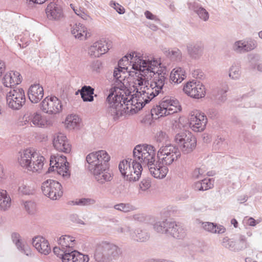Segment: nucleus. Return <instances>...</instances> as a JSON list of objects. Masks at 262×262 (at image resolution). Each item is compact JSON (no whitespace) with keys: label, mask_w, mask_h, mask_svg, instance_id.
<instances>
[{"label":"nucleus","mask_w":262,"mask_h":262,"mask_svg":"<svg viewBox=\"0 0 262 262\" xmlns=\"http://www.w3.org/2000/svg\"><path fill=\"white\" fill-rule=\"evenodd\" d=\"M185 72L180 67L173 69L170 74L169 80L171 83L179 84L185 79Z\"/></svg>","instance_id":"28"},{"label":"nucleus","mask_w":262,"mask_h":262,"mask_svg":"<svg viewBox=\"0 0 262 262\" xmlns=\"http://www.w3.org/2000/svg\"><path fill=\"white\" fill-rule=\"evenodd\" d=\"M213 186L211 179H204L195 183L194 189L199 191H204L212 188Z\"/></svg>","instance_id":"37"},{"label":"nucleus","mask_w":262,"mask_h":262,"mask_svg":"<svg viewBox=\"0 0 262 262\" xmlns=\"http://www.w3.org/2000/svg\"><path fill=\"white\" fill-rule=\"evenodd\" d=\"M12 79L9 84H12V88L15 85L19 84L21 82V76L17 71H11Z\"/></svg>","instance_id":"49"},{"label":"nucleus","mask_w":262,"mask_h":262,"mask_svg":"<svg viewBox=\"0 0 262 262\" xmlns=\"http://www.w3.org/2000/svg\"><path fill=\"white\" fill-rule=\"evenodd\" d=\"M114 208L117 210H119L123 212H128L135 210V207L128 203H120L115 205L114 206Z\"/></svg>","instance_id":"47"},{"label":"nucleus","mask_w":262,"mask_h":262,"mask_svg":"<svg viewBox=\"0 0 262 262\" xmlns=\"http://www.w3.org/2000/svg\"><path fill=\"white\" fill-rule=\"evenodd\" d=\"M33 189H31L29 186H27L25 185H21L18 188V191L20 193L23 194L29 195L32 193Z\"/></svg>","instance_id":"56"},{"label":"nucleus","mask_w":262,"mask_h":262,"mask_svg":"<svg viewBox=\"0 0 262 262\" xmlns=\"http://www.w3.org/2000/svg\"><path fill=\"white\" fill-rule=\"evenodd\" d=\"M121 253V249L114 243L102 241L97 244L94 257L98 262H109L117 259Z\"/></svg>","instance_id":"5"},{"label":"nucleus","mask_w":262,"mask_h":262,"mask_svg":"<svg viewBox=\"0 0 262 262\" xmlns=\"http://www.w3.org/2000/svg\"><path fill=\"white\" fill-rule=\"evenodd\" d=\"M130 236L134 240L139 242H144L149 238V234L145 230H142L140 228L137 229Z\"/></svg>","instance_id":"34"},{"label":"nucleus","mask_w":262,"mask_h":262,"mask_svg":"<svg viewBox=\"0 0 262 262\" xmlns=\"http://www.w3.org/2000/svg\"><path fill=\"white\" fill-rule=\"evenodd\" d=\"M245 42L242 40L236 41L233 46V50L237 53H244L246 52Z\"/></svg>","instance_id":"51"},{"label":"nucleus","mask_w":262,"mask_h":262,"mask_svg":"<svg viewBox=\"0 0 262 262\" xmlns=\"http://www.w3.org/2000/svg\"><path fill=\"white\" fill-rule=\"evenodd\" d=\"M228 88L227 86L223 88L218 89L216 93L215 94V98L217 101L218 103H223L227 99L226 93Z\"/></svg>","instance_id":"43"},{"label":"nucleus","mask_w":262,"mask_h":262,"mask_svg":"<svg viewBox=\"0 0 262 262\" xmlns=\"http://www.w3.org/2000/svg\"><path fill=\"white\" fill-rule=\"evenodd\" d=\"M43 89L39 84L31 85L28 91V96L32 103H38L43 97Z\"/></svg>","instance_id":"22"},{"label":"nucleus","mask_w":262,"mask_h":262,"mask_svg":"<svg viewBox=\"0 0 262 262\" xmlns=\"http://www.w3.org/2000/svg\"><path fill=\"white\" fill-rule=\"evenodd\" d=\"M53 144L54 148L59 151L68 154L71 150V145L67 141V137L62 134L54 135Z\"/></svg>","instance_id":"20"},{"label":"nucleus","mask_w":262,"mask_h":262,"mask_svg":"<svg viewBox=\"0 0 262 262\" xmlns=\"http://www.w3.org/2000/svg\"><path fill=\"white\" fill-rule=\"evenodd\" d=\"M205 170L203 168H197L192 173V176L195 179H200L205 175Z\"/></svg>","instance_id":"58"},{"label":"nucleus","mask_w":262,"mask_h":262,"mask_svg":"<svg viewBox=\"0 0 262 262\" xmlns=\"http://www.w3.org/2000/svg\"><path fill=\"white\" fill-rule=\"evenodd\" d=\"M137 57L140 59H143L142 56L140 53L134 52L124 56L119 60L118 68L115 69L113 74L115 82H118L122 83V80H124L126 76H124L122 78L121 73L125 74L126 72L128 73L129 71H127L128 67L127 65L128 64L129 62L130 65L132 66V69H133V65L134 63L132 61H134V59H135Z\"/></svg>","instance_id":"10"},{"label":"nucleus","mask_w":262,"mask_h":262,"mask_svg":"<svg viewBox=\"0 0 262 262\" xmlns=\"http://www.w3.org/2000/svg\"><path fill=\"white\" fill-rule=\"evenodd\" d=\"M41 190L45 195L53 200L58 199L63 194L61 185L53 180L49 179L43 182Z\"/></svg>","instance_id":"13"},{"label":"nucleus","mask_w":262,"mask_h":262,"mask_svg":"<svg viewBox=\"0 0 262 262\" xmlns=\"http://www.w3.org/2000/svg\"><path fill=\"white\" fill-rule=\"evenodd\" d=\"M133 69L134 71H129V76H135V84L139 86H145L147 87L149 84V79L152 77L151 73L154 69L160 65V63L155 59L151 60L149 59H140L137 57L134 59Z\"/></svg>","instance_id":"4"},{"label":"nucleus","mask_w":262,"mask_h":262,"mask_svg":"<svg viewBox=\"0 0 262 262\" xmlns=\"http://www.w3.org/2000/svg\"><path fill=\"white\" fill-rule=\"evenodd\" d=\"M189 126L192 130L200 132L204 130L207 123V118L199 110H194L190 114Z\"/></svg>","instance_id":"17"},{"label":"nucleus","mask_w":262,"mask_h":262,"mask_svg":"<svg viewBox=\"0 0 262 262\" xmlns=\"http://www.w3.org/2000/svg\"><path fill=\"white\" fill-rule=\"evenodd\" d=\"M203 228L206 231L213 233L222 234L225 232V228L222 225H217L215 223L204 222L202 224Z\"/></svg>","instance_id":"32"},{"label":"nucleus","mask_w":262,"mask_h":262,"mask_svg":"<svg viewBox=\"0 0 262 262\" xmlns=\"http://www.w3.org/2000/svg\"><path fill=\"white\" fill-rule=\"evenodd\" d=\"M155 140L156 143L159 144L158 146L160 147L162 145L168 144L167 142L168 141V136L165 132L160 130L156 133Z\"/></svg>","instance_id":"41"},{"label":"nucleus","mask_w":262,"mask_h":262,"mask_svg":"<svg viewBox=\"0 0 262 262\" xmlns=\"http://www.w3.org/2000/svg\"><path fill=\"white\" fill-rule=\"evenodd\" d=\"M50 162L54 163L56 171L64 178H69L71 173L69 170V163L67 158L63 155H52L50 157Z\"/></svg>","instance_id":"16"},{"label":"nucleus","mask_w":262,"mask_h":262,"mask_svg":"<svg viewBox=\"0 0 262 262\" xmlns=\"http://www.w3.org/2000/svg\"><path fill=\"white\" fill-rule=\"evenodd\" d=\"M174 141L184 154L191 152L196 147V139L189 132H181L175 136Z\"/></svg>","instance_id":"12"},{"label":"nucleus","mask_w":262,"mask_h":262,"mask_svg":"<svg viewBox=\"0 0 262 262\" xmlns=\"http://www.w3.org/2000/svg\"><path fill=\"white\" fill-rule=\"evenodd\" d=\"M96 201L93 199L91 198H81L77 199L75 201H73L71 204L73 205H78L81 206H89L94 204Z\"/></svg>","instance_id":"45"},{"label":"nucleus","mask_w":262,"mask_h":262,"mask_svg":"<svg viewBox=\"0 0 262 262\" xmlns=\"http://www.w3.org/2000/svg\"><path fill=\"white\" fill-rule=\"evenodd\" d=\"M184 92L191 97L199 99L205 95V87L202 84L196 82H189L183 88Z\"/></svg>","instance_id":"18"},{"label":"nucleus","mask_w":262,"mask_h":262,"mask_svg":"<svg viewBox=\"0 0 262 262\" xmlns=\"http://www.w3.org/2000/svg\"><path fill=\"white\" fill-rule=\"evenodd\" d=\"M189 7L191 10L196 13L199 17L204 21H206L209 19V13L200 4L198 3H190L189 4Z\"/></svg>","instance_id":"30"},{"label":"nucleus","mask_w":262,"mask_h":262,"mask_svg":"<svg viewBox=\"0 0 262 262\" xmlns=\"http://www.w3.org/2000/svg\"><path fill=\"white\" fill-rule=\"evenodd\" d=\"M249 61V66L251 69H255L256 67L257 70L262 72V64H258L256 66V62L260 59V56L258 54H250L248 56Z\"/></svg>","instance_id":"40"},{"label":"nucleus","mask_w":262,"mask_h":262,"mask_svg":"<svg viewBox=\"0 0 262 262\" xmlns=\"http://www.w3.org/2000/svg\"><path fill=\"white\" fill-rule=\"evenodd\" d=\"M167 234L176 238H182L185 236V232L179 223L169 221Z\"/></svg>","instance_id":"25"},{"label":"nucleus","mask_w":262,"mask_h":262,"mask_svg":"<svg viewBox=\"0 0 262 262\" xmlns=\"http://www.w3.org/2000/svg\"><path fill=\"white\" fill-rule=\"evenodd\" d=\"M132 159H128V160H123L119 164V169L124 179L129 182H136L138 181L141 177V172L143 170L142 164L137 162L136 159L132 161V168L134 170V174H136V177H133L132 171L129 174H127V170H130V163L132 162Z\"/></svg>","instance_id":"11"},{"label":"nucleus","mask_w":262,"mask_h":262,"mask_svg":"<svg viewBox=\"0 0 262 262\" xmlns=\"http://www.w3.org/2000/svg\"><path fill=\"white\" fill-rule=\"evenodd\" d=\"M246 52H249L253 50L257 47V42L253 39H249L247 41H244Z\"/></svg>","instance_id":"53"},{"label":"nucleus","mask_w":262,"mask_h":262,"mask_svg":"<svg viewBox=\"0 0 262 262\" xmlns=\"http://www.w3.org/2000/svg\"><path fill=\"white\" fill-rule=\"evenodd\" d=\"M111 157L104 150L92 152L86 157V167L96 180L101 184L111 181L113 176L110 169Z\"/></svg>","instance_id":"2"},{"label":"nucleus","mask_w":262,"mask_h":262,"mask_svg":"<svg viewBox=\"0 0 262 262\" xmlns=\"http://www.w3.org/2000/svg\"><path fill=\"white\" fill-rule=\"evenodd\" d=\"M241 73L238 64L233 63L229 69V77L233 80H238L241 77Z\"/></svg>","instance_id":"42"},{"label":"nucleus","mask_w":262,"mask_h":262,"mask_svg":"<svg viewBox=\"0 0 262 262\" xmlns=\"http://www.w3.org/2000/svg\"><path fill=\"white\" fill-rule=\"evenodd\" d=\"M74 11L77 15L80 16L83 19L86 20L88 18H90L88 15L80 10H77L74 9Z\"/></svg>","instance_id":"63"},{"label":"nucleus","mask_w":262,"mask_h":262,"mask_svg":"<svg viewBox=\"0 0 262 262\" xmlns=\"http://www.w3.org/2000/svg\"><path fill=\"white\" fill-rule=\"evenodd\" d=\"M247 247V243L244 235H240L239 241L235 242V252H238L246 249Z\"/></svg>","instance_id":"48"},{"label":"nucleus","mask_w":262,"mask_h":262,"mask_svg":"<svg viewBox=\"0 0 262 262\" xmlns=\"http://www.w3.org/2000/svg\"><path fill=\"white\" fill-rule=\"evenodd\" d=\"M94 89L90 85H84L80 90L76 92V94L80 93L84 102H92L94 101Z\"/></svg>","instance_id":"29"},{"label":"nucleus","mask_w":262,"mask_h":262,"mask_svg":"<svg viewBox=\"0 0 262 262\" xmlns=\"http://www.w3.org/2000/svg\"><path fill=\"white\" fill-rule=\"evenodd\" d=\"M150 183L151 182L149 178L143 179L139 184L140 189L143 191H146L150 187Z\"/></svg>","instance_id":"54"},{"label":"nucleus","mask_w":262,"mask_h":262,"mask_svg":"<svg viewBox=\"0 0 262 262\" xmlns=\"http://www.w3.org/2000/svg\"><path fill=\"white\" fill-rule=\"evenodd\" d=\"M8 106L14 110H19L25 104L26 97L24 91L21 88L14 89L6 96Z\"/></svg>","instance_id":"14"},{"label":"nucleus","mask_w":262,"mask_h":262,"mask_svg":"<svg viewBox=\"0 0 262 262\" xmlns=\"http://www.w3.org/2000/svg\"><path fill=\"white\" fill-rule=\"evenodd\" d=\"M32 245L40 253L49 254L51 251L50 244L47 240L41 236H36L32 239Z\"/></svg>","instance_id":"23"},{"label":"nucleus","mask_w":262,"mask_h":262,"mask_svg":"<svg viewBox=\"0 0 262 262\" xmlns=\"http://www.w3.org/2000/svg\"><path fill=\"white\" fill-rule=\"evenodd\" d=\"M101 66V62L100 60H97L92 63L91 67L93 71L98 72Z\"/></svg>","instance_id":"59"},{"label":"nucleus","mask_w":262,"mask_h":262,"mask_svg":"<svg viewBox=\"0 0 262 262\" xmlns=\"http://www.w3.org/2000/svg\"><path fill=\"white\" fill-rule=\"evenodd\" d=\"M26 210L29 214H33L35 211L36 205L35 204L30 201L23 202Z\"/></svg>","instance_id":"52"},{"label":"nucleus","mask_w":262,"mask_h":262,"mask_svg":"<svg viewBox=\"0 0 262 262\" xmlns=\"http://www.w3.org/2000/svg\"><path fill=\"white\" fill-rule=\"evenodd\" d=\"M186 48L188 56L193 59H199L204 53V47L200 42H189L186 45Z\"/></svg>","instance_id":"21"},{"label":"nucleus","mask_w":262,"mask_h":262,"mask_svg":"<svg viewBox=\"0 0 262 262\" xmlns=\"http://www.w3.org/2000/svg\"><path fill=\"white\" fill-rule=\"evenodd\" d=\"M40 108L45 113L56 114L62 108L61 101L54 96L46 97L40 103Z\"/></svg>","instance_id":"15"},{"label":"nucleus","mask_w":262,"mask_h":262,"mask_svg":"<svg viewBox=\"0 0 262 262\" xmlns=\"http://www.w3.org/2000/svg\"><path fill=\"white\" fill-rule=\"evenodd\" d=\"M11 198L5 190H0V210H7L11 206Z\"/></svg>","instance_id":"33"},{"label":"nucleus","mask_w":262,"mask_h":262,"mask_svg":"<svg viewBox=\"0 0 262 262\" xmlns=\"http://www.w3.org/2000/svg\"><path fill=\"white\" fill-rule=\"evenodd\" d=\"M133 218L135 221L139 222H144L145 220L144 216L141 214H135L133 216Z\"/></svg>","instance_id":"64"},{"label":"nucleus","mask_w":262,"mask_h":262,"mask_svg":"<svg viewBox=\"0 0 262 262\" xmlns=\"http://www.w3.org/2000/svg\"><path fill=\"white\" fill-rule=\"evenodd\" d=\"M179 101L171 99L168 96H165L157 105L151 108L150 114L153 119H157L161 117L168 116L177 112Z\"/></svg>","instance_id":"9"},{"label":"nucleus","mask_w":262,"mask_h":262,"mask_svg":"<svg viewBox=\"0 0 262 262\" xmlns=\"http://www.w3.org/2000/svg\"><path fill=\"white\" fill-rule=\"evenodd\" d=\"M163 51L166 56L170 58L172 60L177 61L180 60L182 58L181 52L177 48L171 51L169 49L164 48Z\"/></svg>","instance_id":"38"},{"label":"nucleus","mask_w":262,"mask_h":262,"mask_svg":"<svg viewBox=\"0 0 262 262\" xmlns=\"http://www.w3.org/2000/svg\"><path fill=\"white\" fill-rule=\"evenodd\" d=\"M110 45L105 40L101 39L93 43L89 49L88 53L90 56L99 57L109 50Z\"/></svg>","instance_id":"19"},{"label":"nucleus","mask_w":262,"mask_h":262,"mask_svg":"<svg viewBox=\"0 0 262 262\" xmlns=\"http://www.w3.org/2000/svg\"><path fill=\"white\" fill-rule=\"evenodd\" d=\"M133 156L136 160H139L142 166L147 167L151 174L156 178H164L168 171L167 167H161L156 161V148L151 145L139 144L133 150Z\"/></svg>","instance_id":"3"},{"label":"nucleus","mask_w":262,"mask_h":262,"mask_svg":"<svg viewBox=\"0 0 262 262\" xmlns=\"http://www.w3.org/2000/svg\"><path fill=\"white\" fill-rule=\"evenodd\" d=\"M75 239L73 237L69 235H63L58 239V243L63 248L66 250L73 249Z\"/></svg>","instance_id":"36"},{"label":"nucleus","mask_w":262,"mask_h":262,"mask_svg":"<svg viewBox=\"0 0 262 262\" xmlns=\"http://www.w3.org/2000/svg\"><path fill=\"white\" fill-rule=\"evenodd\" d=\"M145 17L150 20H155L156 21H159L160 19L157 16L154 15L151 12L147 10L144 13Z\"/></svg>","instance_id":"61"},{"label":"nucleus","mask_w":262,"mask_h":262,"mask_svg":"<svg viewBox=\"0 0 262 262\" xmlns=\"http://www.w3.org/2000/svg\"><path fill=\"white\" fill-rule=\"evenodd\" d=\"M12 77V73H7L3 78V83L5 86L12 88V84H9L11 82Z\"/></svg>","instance_id":"55"},{"label":"nucleus","mask_w":262,"mask_h":262,"mask_svg":"<svg viewBox=\"0 0 262 262\" xmlns=\"http://www.w3.org/2000/svg\"><path fill=\"white\" fill-rule=\"evenodd\" d=\"M223 246L232 251L235 252V242L227 237L223 238Z\"/></svg>","instance_id":"50"},{"label":"nucleus","mask_w":262,"mask_h":262,"mask_svg":"<svg viewBox=\"0 0 262 262\" xmlns=\"http://www.w3.org/2000/svg\"><path fill=\"white\" fill-rule=\"evenodd\" d=\"M19 154L20 155L18 158V161L22 167L33 172L42 168L45 160L43 156L38 155L36 152H32L29 149H25Z\"/></svg>","instance_id":"7"},{"label":"nucleus","mask_w":262,"mask_h":262,"mask_svg":"<svg viewBox=\"0 0 262 262\" xmlns=\"http://www.w3.org/2000/svg\"><path fill=\"white\" fill-rule=\"evenodd\" d=\"M66 255L64 262H89V257L88 255H84L78 251L72 249L70 254Z\"/></svg>","instance_id":"27"},{"label":"nucleus","mask_w":262,"mask_h":262,"mask_svg":"<svg viewBox=\"0 0 262 262\" xmlns=\"http://www.w3.org/2000/svg\"><path fill=\"white\" fill-rule=\"evenodd\" d=\"M110 6L114 8L120 14H124L125 12L124 8L122 6L115 2L111 1L110 2Z\"/></svg>","instance_id":"57"},{"label":"nucleus","mask_w":262,"mask_h":262,"mask_svg":"<svg viewBox=\"0 0 262 262\" xmlns=\"http://www.w3.org/2000/svg\"><path fill=\"white\" fill-rule=\"evenodd\" d=\"M157 72L155 71L152 73V78L150 83V89H147L146 92L147 96L148 95L151 100L159 95H164L166 94V87L165 86L166 80L168 75L167 70L165 67H160Z\"/></svg>","instance_id":"6"},{"label":"nucleus","mask_w":262,"mask_h":262,"mask_svg":"<svg viewBox=\"0 0 262 262\" xmlns=\"http://www.w3.org/2000/svg\"><path fill=\"white\" fill-rule=\"evenodd\" d=\"M71 26V33L76 38L80 40L86 39L91 36V34L88 32L87 28L80 23H75Z\"/></svg>","instance_id":"26"},{"label":"nucleus","mask_w":262,"mask_h":262,"mask_svg":"<svg viewBox=\"0 0 262 262\" xmlns=\"http://www.w3.org/2000/svg\"><path fill=\"white\" fill-rule=\"evenodd\" d=\"M203 75L204 73L201 70L199 69L194 70L192 72L193 77L196 78L201 79L203 77Z\"/></svg>","instance_id":"62"},{"label":"nucleus","mask_w":262,"mask_h":262,"mask_svg":"<svg viewBox=\"0 0 262 262\" xmlns=\"http://www.w3.org/2000/svg\"><path fill=\"white\" fill-rule=\"evenodd\" d=\"M46 13L49 19L58 20L63 17V12L60 6L51 2L46 9Z\"/></svg>","instance_id":"24"},{"label":"nucleus","mask_w":262,"mask_h":262,"mask_svg":"<svg viewBox=\"0 0 262 262\" xmlns=\"http://www.w3.org/2000/svg\"><path fill=\"white\" fill-rule=\"evenodd\" d=\"M169 221L168 220L158 222L154 225V228L157 232L167 234V231L169 230Z\"/></svg>","instance_id":"39"},{"label":"nucleus","mask_w":262,"mask_h":262,"mask_svg":"<svg viewBox=\"0 0 262 262\" xmlns=\"http://www.w3.org/2000/svg\"><path fill=\"white\" fill-rule=\"evenodd\" d=\"M118 89L116 86L111 88L106 99L107 113L115 121L119 120L129 112V105L132 106L129 111L136 113L151 100L148 95L147 96V93L144 90L139 91L137 90L136 93L128 99L121 92H117Z\"/></svg>","instance_id":"1"},{"label":"nucleus","mask_w":262,"mask_h":262,"mask_svg":"<svg viewBox=\"0 0 262 262\" xmlns=\"http://www.w3.org/2000/svg\"><path fill=\"white\" fill-rule=\"evenodd\" d=\"M71 250L72 249H70L69 250H66V249L63 248L61 247V248L55 247L53 248L54 253L55 255H56L58 257H60L62 262H64L65 261L64 259L66 258V255H68V254H70Z\"/></svg>","instance_id":"44"},{"label":"nucleus","mask_w":262,"mask_h":262,"mask_svg":"<svg viewBox=\"0 0 262 262\" xmlns=\"http://www.w3.org/2000/svg\"><path fill=\"white\" fill-rule=\"evenodd\" d=\"M29 117V120H30L34 125L38 127H45L48 125V121L38 113H34Z\"/></svg>","instance_id":"35"},{"label":"nucleus","mask_w":262,"mask_h":262,"mask_svg":"<svg viewBox=\"0 0 262 262\" xmlns=\"http://www.w3.org/2000/svg\"><path fill=\"white\" fill-rule=\"evenodd\" d=\"M226 143L224 142V140L222 138H220L216 140L213 143V145L215 148H220L221 147L225 146Z\"/></svg>","instance_id":"60"},{"label":"nucleus","mask_w":262,"mask_h":262,"mask_svg":"<svg viewBox=\"0 0 262 262\" xmlns=\"http://www.w3.org/2000/svg\"><path fill=\"white\" fill-rule=\"evenodd\" d=\"M66 122L68 125H69L74 128L79 124L80 119L78 116L75 115H71L67 117Z\"/></svg>","instance_id":"46"},{"label":"nucleus","mask_w":262,"mask_h":262,"mask_svg":"<svg viewBox=\"0 0 262 262\" xmlns=\"http://www.w3.org/2000/svg\"><path fill=\"white\" fill-rule=\"evenodd\" d=\"M181 156L179 148L175 145L168 143L162 145L157 153L158 164L161 167H167Z\"/></svg>","instance_id":"8"},{"label":"nucleus","mask_w":262,"mask_h":262,"mask_svg":"<svg viewBox=\"0 0 262 262\" xmlns=\"http://www.w3.org/2000/svg\"><path fill=\"white\" fill-rule=\"evenodd\" d=\"M13 242L15 244L17 249L22 253L28 256L31 254L29 248H27V246L22 243L20 235L16 232H14L11 235Z\"/></svg>","instance_id":"31"}]
</instances>
